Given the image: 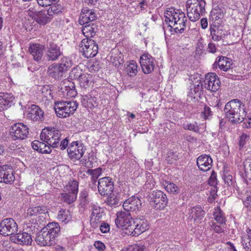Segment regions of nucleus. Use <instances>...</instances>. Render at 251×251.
<instances>
[{
  "label": "nucleus",
  "instance_id": "1",
  "mask_svg": "<svg viewBox=\"0 0 251 251\" xmlns=\"http://www.w3.org/2000/svg\"><path fill=\"white\" fill-rule=\"evenodd\" d=\"M165 22L172 34L183 33L186 26L187 18L180 10L169 9L165 12Z\"/></svg>",
  "mask_w": 251,
  "mask_h": 251
},
{
  "label": "nucleus",
  "instance_id": "2",
  "mask_svg": "<svg viewBox=\"0 0 251 251\" xmlns=\"http://www.w3.org/2000/svg\"><path fill=\"white\" fill-rule=\"evenodd\" d=\"M60 234V227L57 223H50L38 232L35 242L40 246H53Z\"/></svg>",
  "mask_w": 251,
  "mask_h": 251
},
{
  "label": "nucleus",
  "instance_id": "3",
  "mask_svg": "<svg viewBox=\"0 0 251 251\" xmlns=\"http://www.w3.org/2000/svg\"><path fill=\"white\" fill-rule=\"evenodd\" d=\"M224 111L226 118L233 124L243 122L247 114L245 105L237 99L231 100L227 102Z\"/></svg>",
  "mask_w": 251,
  "mask_h": 251
},
{
  "label": "nucleus",
  "instance_id": "4",
  "mask_svg": "<svg viewBox=\"0 0 251 251\" xmlns=\"http://www.w3.org/2000/svg\"><path fill=\"white\" fill-rule=\"evenodd\" d=\"M206 2L204 0H188L186 2L187 16L190 20L195 22L205 13Z\"/></svg>",
  "mask_w": 251,
  "mask_h": 251
},
{
  "label": "nucleus",
  "instance_id": "5",
  "mask_svg": "<svg viewBox=\"0 0 251 251\" xmlns=\"http://www.w3.org/2000/svg\"><path fill=\"white\" fill-rule=\"evenodd\" d=\"M76 101H57L54 102V110L57 117L67 118L73 114L78 107Z\"/></svg>",
  "mask_w": 251,
  "mask_h": 251
},
{
  "label": "nucleus",
  "instance_id": "6",
  "mask_svg": "<svg viewBox=\"0 0 251 251\" xmlns=\"http://www.w3.org/2000/svg\"><path fill=\"white\" fill-rule=\"evenodd\" d=\"M148 200L150 204L157 210L164 209L168 201L166 194L160 190L153 191L149 195Z\"/></svg>",
  "mask_w": 251,
  "mask_h": 251
},
{
  "label": "nucleus",
  "instance_id": "7",
  "mask_svg": "<svg viewBox=\"0 0 251 251\" xmlns=\"http://www.w3.org/2000/svg\"><path fill=\"white\" fill-rule=\"evenodd\" d=\"M80 48L83 55L87 58L94 57L98 52V46L96 42L91 38L82 39Z\"/></svg>",
  "mask_w": 251,
  "mask_h": 251
},
{
  "label": "nucleus",
  "instance_id": "8",
  "mask_svg": "<svg viewBox=\"0 0 251 251\" xmlns=\"http://www.w3.org/2000/svg\"><path fill=\"white\" fill-rule=\"evenodd\" d=\"M28 134V128L26 125L23 123H16L10 128L8 139L9 140H23L27 137Z\"/></svg>",
  "mask_w": 251,
  "mask_h": 251
},
{
  "label": "nucleus",
  "instance_id": "9",
  "mask_svg": "<svg viewBox=\"0 0 251 251\" xmlns=\"http://www.w3.org/2000/svg\"><path fill=\"white\" fill-rule=\"evenodd\" d=\"M18 231V225L12 218H5L0 223V234L9 236Z\"/></svg>",
  "mask_w": 251,
  "mask_h": 251
},
{
  "label": "nucleus",
  "instance_id": "10",
  "mask_svg": "<svg viewBox=\"0 0 251 251\" xmlns=\"http://www.w3.org/2000/svg\"><path fill=\"white\" fill-rule=\"evenodd\" d=\"M98 188L99 193L101 196L111 195L114 189L112 179L109 176L100 178L98 181Z\"/></svg>",
  "mask_w": 251,
  "mask_h": 251
},
{
  "label": "nucleus",
  "instance_id": "11",
  "mask_svg": "<svg viewBox=\"0 0 251 251\" xmlns=\"http://www.w3.org/2000/svg\"><path fill=\"white\" fill-rule=\"evenodd\" d=\"M134 221L129 212H119L117 213L115 224L118 227L129 230Z\"/></svg>",
  "mask_w": 251,
  "mask_h": 251
},
{
  "label": "nucleus",
  "instance_id": "12",
  "mask_svg": "<svg viewBox=\"0 0 251 251\" xmlns=\"http://www.w3.org/2000/svg\"><path fill=\"white\" fill-rule=\"evenodd\" d=\"M58 94L62 97H73L76 95L74 84L69 80L62 81L58 86Z\"/></svg>",
  "mask_w": 251,
  "mask_h": 251
},
{
  "label": "nucleus",
  "instance_id": "13",
  "mask_svg": "<svg viewBox=\"0 0 251 251\" xmlns=\"http://www.w3.org/2000/svg\"><path fill=\"white\" fill-rule=\"evenodd\" d=\"M26 116L34 122H42L44 120V112L38 106L32 104L28 108Z\"/></svg>",
  "mask_w": 251,
  "mask_h": 251
},
{
  "label": "nucleus",
  "instance_id": "14",
  "mask_svg": "<svg viewBox=\"0 0 251 251\" xmlns=\"http://www.w3.org/2000/svg\"><path fill=\"white\" fill-rule=\"evenodd\" d=\"M85 150L82 142H71L67 149L70 157L77 160L81 158Z\"/></svg>",
  "mask_w": 251,
  "mask_h": 251
},
{
  "label": "nucleus",
  "instance_id": "15",
  "mask_svg": "<svg viewBox=\"0 0 251 251\" xmlns=\"http://www.w3.org/2000/svg\"><path fill=\"white\" fill-rule=\"evenodd\" d=\"M149 228L146 221L138 219L134 221L131 226L129 227V232L134 236H137L146 231Z\"/></svg>",
  "mask_w": 251,
  "mask_h": 251
},
{
  "label": "nucleus",
  "instance_id": "16",
  "mask_svg": "<svg viewBox=\"0 0 251 251\" xmlns=\"http://www.w3.org/2000/svg\"><path fill=\"white\" fill-rule=\"evenodd\" d=\"M45 56L48 61H56L62 54L60 47L53 43L50 44L45 49Z\"/></svg>",
  "mask_w": 251,
  "mask_h": 251
},
{
  "label": "nucleus",
  "instance_id": "17",
  "mask_svg": "<svg viewBox=\"0 0 251 251\" xmlns=\"http://www.w3.org/2000/svg\"><path fill=\"white\" fill-rule=\"evenodd\" d=\"M220 81L214 73L206 75L204 80L205 88L212 92H216L220 88Z\"/></svg>",
  "mask_w": 251,
  "mask_h": 251
},
{
  "label": "nucleus",
  "instance_id": "18",
  "mask_svg": "<svg viewBox=\"0 0 251 251\" xmlns=\"http://www.w3.org/2000/svg\"><path fill=\"white\" fill-rule=\"evenodd\" d=\"M140 63L144 73H151L154 68V59L148 54H144L140 59Z\"/></svg>",
  "mask_w": 251,
  "mask_h": 251
},
{
  "label": "nucleus",
  "instance_id": "19",
  "mask_svg": "<svg viewBox=\"0 0 251 251\" xmlns=\"http://www.w3.org/2000/svg\"><path fill=\"white\" fill-rule=\"evenodd\" d=\"M97 18L98 14L96 10L84 7L81 10L79 19V23L80 25L87 24L95 21Z\"/></svg>",
  "mask_w": 251,
  "mask_h": 251
},
{
  "label": "nucleus",
  "instance_id": "20",
  "mask_svg": "<svg viewBox=\"0 0 251 251\" xmlns=\"http://www.w3.org/2000/svg\"><path fill=\"white\" fill-rule=\"evenodd\" d=\"M141 204V201L138 197L132 196L124 201L123 206L126 212H129L138 211Z\"/></svg>",
  "mask_w": 251,
  "mask_h": 251
},
{
  "label": "nucleus",
  "instance_id": "21",
  "mask_svg": "<svg viewBox=\"0 0 251 251\" xmlns=\"http://www.w3.org/2000/svg\"><path fill=\"white\" fill-rule=\"evenodd\" d=\"M60 133L58 131H55L54 127H45L41 134L40 138L42 141H49L51 140L56 141L60 140Z\"/></svg>",
  "mask_w": 251,
  "mask_h": 251
},
{
  "label": "nucleus",
  "instance_id": "22",
  "mask_svg": "<svg viewBox=\"0 0 251 251\" xmlns=\"http://www.w3.org/2000/svg\"><path fill=\"white\" fill-rule=\"evenodd\" d=\"M15 180L13 170L8 165L0 166V182L11 183Z\"/></svg>",
  "mask_w": 251,
  "mask_h": 251
},
{
  "label": "nucleus",
  "instance_id": "23",
  "mask_svg": "<svg viewBox=\"0 0 251 251\" xmlns=\"http://www.w3.org/2000/svg\"><path fill=\"white\" fill-rule=\"evenodd\" d=\"M189 214V218L191 220H193L196 224H199L203 221L205 212L201 206L198 205L190 209Z\"/></svg>",
  "mask_w": 251,
  "mask_h": 251
},
{
  "label": "nucleus",
  "instance_id": "24",
  "mask_svg": "<svg viewBox=\"0 0 251 251\" xmlns=\"http://www.w3.org/2000/svg\"><path fill=\"white\" fill-rule=\"evenodd\" d=\"M11 238L12 240H15V243L22 245H31L33 241L31 235H30L29 233H26L23 230H20Z\"/></svg>",
  "mask_w": 251,
  "mask_h": 251
},
{
  "label": "nucleus",
  "instance_id": "25",
  "mask_svg": "<svg viewBox=\"0 0 251 251\" xmlns=\"http://www.w3.org/2000/svg\"><path fill=\"white\" fill-rule=\"evenodd\" d=\"M213 160L209 155L202 154L199 156L197 159V164L201 171L206 172L212 166Z\"/></svg>",
  "mask_w": 251,
  "mask_h": 251
},
{
  "label": "nucleus",
  "instance_id": "26",
  "mask_svg": "<svg viewBox=\"0 0 251 251\" xmlns=\"http://www.w3.org/2000/svg\"><path fill=\"white\" fill-rule=\"evenodd\" d=\"M45 47L39 44H30L28 48V51L32 56L35 61H40L43 56Z\"/></svg>",
  "mask_w": 251,
  "mask_h": 251
},
{
  "label": "nucleus",
  "instance_id": "27",
  "mask_svg": "<svg viewBox=\"0 0 251 251\" xmlns=\"http://www.w3.org/2000/svg\"><path fill=\"white\" fill-rule=\"evenodd\" d=\"M15 97L11 94L0 93V110L7 109L14 105Z\"/></svg>",
  "mask_w": 251,
  "mask_h": 251
},
{
  "label": "nucleus",
  "instance_id": "28",
  "mask_svg": "<svg viewBox=\"0 0 251 251\" xmlns=\"http://www.w3.org/2000/svg\"><path fill=\"white\" fill-rule=\"evenodd\" d=\"M65 73V71L58 63L51 64L48 69V74L49 76L56 80L61 79Z\"/></svg>",
  "mask_w": 251,
  "mask_h": 251
},
{
  "label": "nucleus",
  "instance_id": "29",
  "mask_svg": "<svg viewBox=\"0 0 251 251\" xmlns=\"http://www.w3.org/2000/svg\"><path fill=\"white\" fill-rule=\"evenodd\" d=\"M34 19L39 25H44L50 21L51 17L46 10L40 11L35 14Z\"/></svg>",
  "mask_w": 251,
  "mask_h": 251
},
{
  "label": "nucleus",
  "instance_id": "30",
  "mask_svg": "<svg viewBox=\"0 0 251 251\" xmlns=\"http://www.w3.org/2000/svg\"><path fill=\"white\" fill-rule=\"evenodd\" d=\"M49 142H31L33 150L42 153H50L51 149Z\"/></svg>",
  "mask_w": 251,
  "mask_h": 251
},
{
  "label": "nucleus",
  "instance_id": "31",
  "mask_svg": "<svg viewBox=\"0 0 251 251\" xmlns=\"http://www.w3.org/2000/svg\"><path fill=\"white\" fill-rule=\"evenodd\" d=\"M210 34L214 41H219L226 36V33L220 26L213 25L210 26Z\"/></svg>",
  "mask_w": 251,
  "mask_h": 251
},
{
  "label": "nucleus",
  "instance_id": "32",
  "mask_svg": "<svg viewBox=\"0 0 251 251\" xmlns=\"http://www.w3.org/2000/svg\"><path fill=\"white\" fill-rule=\"evenodd\" d=\"M98 30L97 25L94 24L86 25L83 27L82 32L86 37L90 38L93 37Z\"/></svg>",
  "mask_w": 251,
  "mask_h": 251
},
{
  "label": "nucleus",
  "instance_id": "33",
  "mask_svg": "<svg viewBox=\"0 0 251 251\" xmlns=\"http://www.w3.org/2000/svg\"><path fill=\"white\" fill-rule=\"evenodd\" d=\"M77 198V194L74 192L70 191L61 193L60 199L62 201L71 204L75 201Z\"/></svg>",
  "mask_w": 251,
  "mask_h": 251
},
{
  "label": "nucleus",
  "instance_id": "34",
  "mask_svg": "<svg viewBox=\"0 0 251 251\" xmlns=\"http://www.w3.org/2000/svg\"><path fill=\"white\" fill-rule=\"evenodd\" d=\"M48 212V208L44 205H39L30 207L27 210V214L32 216L37 214H45Z\"/></svg>",
  "mask_w": 251,
  "mask_h": 251
},
{
  "label": "nucleus",
  "instance_id": "35",
  "mask_svg": "<svg viewBox=\"0 0 251 251\" xmlns=\"http://www.w3.org/2000/svg\"><path fill=\"white\" fill-rule=\"evenodd\" d=\"M57 218L60 221L67 224L71 220L72 215L69 210L61 209L58 212Z\"/></svg>",
  "mask_w": 251,
  "mask_h": 251
},
{
  "label": "nucleus",
  "instance_id": "36",
  "mask_svg": "<svg viewBox=\"0 0 251 251\" xmlns=\"http://www.w3.org/2000/svg\"><path fill=\"white\" fill-rule=\"evenodd\" d=\"M215 220L219 224L226 225V218L223 211L218 207L213 213Z\"/></svg>",
  "mask_w": 251,
  "mask_h": 251
},
{
  "label": "nucleus",
  "instance_id": "37",
  "mask_svg": "<svg viewBox=\"0 0 251 251\" xmlns=\"http://www.w3.org/2000/svg\"><path fill=\"white\" fill-rule=\"evenodd\" d=\"M82 103L86 107L90 108L97 106L96 98L90 95H85L83 98Z\"/></svg>",
  "mask_w": 251,
  "mask_h": 251
},
{
  "label": "nucleus",
  "instance_id": "38",
  "mask_svg": "<svg viewBox=\"0 0 251 251\" xmlns=\"http://www.w3.org/2000/svg\"><path fill=\"white\" fill-rule=\"evenodd\" d=\"M228 58L224 56H220L218 60L219 68L224 71H227L230 68V62Z\"/></svg>",
  "mask_w": 251,
  "mask_h": 251
},
{
  "label": "nucleus",
  "instance_id": "39",
  "mask_svg": "<svg viewBox=\"0 0 251 251\" xmlns=\"http://www.w3.org/2000/svg\"><path fill=\"white\" fill-rule=\"evenodd\" d=\"M107 196V198L105 201L107 205L112 207L116 206L118 204L120 199L117 195L112 193Z\"/></svg>",
  "mask_w": 251,
  "mask_h": 251
},
{
  "label": "nucleus",
  "instance_id": "40",
  "mask_svg": "<svg viewBox=\"0 0 251 251\" xmlns=\"http://www.w3.org/2000/svg\"><path fill=\"white\" fill-rule=\"evenodd\" d=\"M58 64L66 73L72 66L73 62L70 58L64 57L61 59L60 62L58 63Z\"/></svg>",
  "mask_w": 251,
  "mask_h": 251
},
{
  "label": "nucleus",
  "instance_id": "41",
  "mask_svg": "<svg viewBox=\"0 0 251 251\" xmlns=\"http://www.w3.org/2000/svg\"><path fill=\"white\" fill-rule=\"evenodd\" d=\"M137 68L136 62L133 60L131 61L126 68L128 75L130 76L135 75L138 72Z\"/></svg>",
  "mask_w": 251,
  "mask_h": 251
},
{
  "label": "nucleus",
  "instance_id": "42",
  "mask_svg": "<svg viewBox=\"0 0 251 251\" xmlns=\"http://www.w3.org/2000/svg\"><path fill=\"white\" fill-rule=\"evenodd\" d=\"M87 175H90L92 180L96 181L99 176L102 173V169L100 168L96 169H88L86 171Z\"/></svg>",
  "mask_w": 251,
  "mask_h": 251
},
{
  "label": "nucleus",
  "instance_id": "43",
  "mask_svg": "<svg viewBox=\"0 0 251 251\" xmlns=\"http://www.w3.org/2000/svg\"><path fill=\"white\" fill-rule=\"evenodd\" d=\"M226 225L217 224L214 222H209V226L211 227V230H213L214 232L217 233H222L225 232V228Z\"/></svg>",
  "mask_w": 251,
  "mask_h": 251
},
{
  "label": "nucleus",
  "instance_id": "44",
  "mask_svg": "<svg viewBox=\"0 0 251 251\" xmlns=\"http://www.w3.org/2000/svg\"><path fill=\"white\" fill-rule=\"evenodd\" d=\"M243 166L246 176L251 180V157L248 158L244 162Z\"/></svg>",
  "mask_w": 251,
  "mask_h": 251
},
{
  "label": "nucleus",
  "instance_id": "45",
  "mask_svg": "<svg viewBox=\"0 0 251 251\" xmlns=\"http://www.w3.org/2000/svg\"><path fill=\"white\" fill-rule=\"evenodd\" d=\"M182 127L185 130L193 131L195 132H199V127L196 122L189 123L186 122L183 124Z\"/></svg>",
  "mask_w": 251,
  "mask_h": 251
},
{
  "label": "nucleus",
  "instance_id": "46",
  "mask_svg": "<svg viewBox=\"0 0 251 251\" xmlns=\"http://www.w3.org/2000/svg\"><path fill=\"white\" fill-rule=\"evenodd\" d=\"M78 187V182L75 179H72L70 180L68 185L66 186V189L68 191L74 192L77 194Z\"/></svg>",
  "mask_w": 251,
  "mask_h": 251
},
{
  "label": "nucleus",
  "instance_id": "47",
  "mask_svg": "<svg viewBox=\"0 0 251 251\" xmlns=\"http://www.w3.org/2000/svg\"><path fill=\"white\" fill-rule=\"evenodd\" d=\"M165 190L169 193L175 194L179 193V190L177 186L174 183H166L165 186Z\"/></svg>",
  "mask_w": 251,
  "mask_h": 251
},
{
  "label": "nucleus",
  "instance_id": "48",
  "mask_svg": "<svg viewBox=\"0 0 251 251\" xmlns=\"http://www.w3.org/2000/svg\"><path fill=\"white\" fill-rule=\"evenodd\" d=\"M36 229V224L35 223L27 222L25 223L23 226V231L26 233H29L31 235Z\"/></svg>",
  "mask_w": 251,
  "mask_h": 251
},
{
  "label": "nucleus",
  "instance_id": "49",
  "mask_svg": "<svg viewBox=\"0 0 251 251\" xmlns=\"http://www.w3.org/2000/svg\"><path fill=\"white\" fill-rule=\"evenodd\" d=\"M196 83L194 84L193 87L194 89V92L196 94V96L201 97V95L203 93V84L200 80H198Z\"/></svg>",
  "mask_w": 251,
  "mask_h": 251
},
{
  "label": "nucleus",
  "instance_id": "50",
  "mask_svg": "<svg viewBox=\"0 0 251 251\" xmlns=\"http://www.w3.org/2000/svg\"><path fill=\"white\" fill-rule=\"evenodd\" d=\"M178 159V156L176 152H174L171 151H168L166 157V160L168 163L172 164L176 161Z\"/></svg>",
  "mask_w": 251,
  "mask_h": 251
},
{
  "label": "nucleus",
  "instance_id": "51",
  "mask_svg": "<svg viewBox=\"0 0 251 251\" xmlns=\"http://www.w3.org/2000/svg\"><path fill=\"white\" fill-rule=\"evenodd\" d=\"M82 73V70L79 68H74L70 73V77L71 79H77Z\"/></svg>",
  "mask_w": 251,
  "mask_h": 251
},
{
  "label": "nucleus",
  "instance_id": "52",
  "mask_svg": "<svg viewBox=\"0 0 251 251\" xmlns=\"http://www.w3.org/2000/svg\"><path fill=\"white\" fill-rule=\"evenodd\" d=\"M87 68L90 72L93 73L98 71L100 67L98 62H91L88 63Z\"/></svg>",
  "mask_w": 251,
  "mask_h": 251
},
{
  "label": "nucleus",
  "instance_id": "53",
  "mask_svg": "<svg viewBox=\"0 0 251 251\" xmlns=\"http://www.w3.org/2000/svg\"><path fill=\"white\" fill-rule=\"evenodd\" d=\"M59 0H37L38 4L42 6H48L55 4Z\"/></svg>",
  "mask_w": 251,
  "mask_h": 251
},
{
  "label": "nucleus",
  "instance_id": "54",
  "mask_svg": "<svg viewBox=\"0 0 251 251\" xmlns=\"http://www.w3.org/2000/svg\"><path fill=\"white\" fill-rule=\"evenodd\" d=\"M77 80L79 81L81 85L83 86L87 85L89 82L87 75L84 73H82L80 77H79Z\"/></svg>",
  "mask_w": 251,
  "mask_h": 251
},
{
  "label": "nucleus",
  "instance_id": "55",
  "mask_svg": "<svg viewBox=\"0 0 251 251\" xmlns=\"http://www.w3.org/2000/svg\"><path fill=\"white\" fill-rule=\"evenodd\" d=\"M88 192L86 189L81 191L80 193V198L81 201V203L83 202V204H85L88 201Z\"/></svg>",
  "mask_w": 251,
  "mask_h": 251
},
{
  "label": "nucleus",
  "instance_id": "56",
  "mask_svg": "<svg viewBox=\"0 0 251 251\" xmlns=\"http://www.w3.org/2000/svg\"><path fill=\"white\" fill-rule=\"evenodd\" d=\"M208 184L213 186L217 184L216 174L213 171L208 180Z\"/></svg>",
  "mask_w": 251,
  "mask_h": 251
},
{
  "label": "nucleus",
  "instance_id": "57",
  "mask_svg": "<svg viewBox=\"0 0 251 251\" xmlns=\"http://www.w3.org/2000/svg\"><path fill=\"white\" fill-rule=\"evenodd\" d=\"M47 11L49 12V14L50 17L53 14H58L61 12V11L59 10L55 5L51 6Z\"/></svg>",
  "mask_w": 251,
  "mask_h": 251
},
{
  "label": "nucleus",
  "instance_id": "58",
  "mask_svg": "<svg viewBox=\"0 0 251 251\" xmlns=\"http://www.w3.org/2000/svg\"><path fill=\"white\" fill-rule=\"evenodd\" d=\"M212 112L211 111V108L207 106H205L203 108V111L202 112V116L204 119L207 118L209 116L212 115Z\"/></svg>",
  "mask_w": 251,
  "mask_h": 251
},
{
  "label": "nucleus",
  "instance_id": "59",
  "mask_svg": "<svg viewBox=\"0 0 251 251\" xmlns=\"http://www.w3.org/2000/svg\"><path fill=\"white\" fill-rule=\"evenodd\" d=\"M94 245L99 251H103L105 249L104 244L100 241H96Z\"/></svg>",
  "mask_w": 251,
  "mask_h": 251
},
{
  "label": "nucleus",
  "instance_id": "60",
  "mask_svg": "<svg viewBox=\"0 0 251 251\" xmlns=\"http://www.w3.org/2000/svg\"><path fill=\"white\" fill-rule=\"evenodd\" d=\"M100 229L102 233H105L109 231L110 226L107 223H102L100 226Z\"/></svg>",
  "mask_w": 251,
  "mask_h": 251
},
{
  "label": "nucleus",
  "instance_id": "61",
  "mask_svg": "<svg viewBox=\"0 0 251 251\" xmlns=\"http://www.w3.org/2000/svg\"><path fill=\"white\" fill-rule=\"evenodd\" d=\"M224 181L227 186L232 185L233 184L232 176L230 175H225L224 176Z\"/></svg>",
  "mask_w": 251,
  "mask_h": 251
},
{
  "label": "nucleus",
  "instance_id": "62",
  "mask_svg": "<svg viewBox=\"0 0 251 251\" xmlns=\"http://www.w3.org/2000/svg\"><path fill=\"white\" fill-rule=\"evenodd\" d=\"M137 2L141 11L146 10L148 5L147 0H137Z\"/></svg>",
  "mask_w": 251,
  "mask_h": 251
},
{
  "label": "nucleus",
  "instance_id": "63",
  "mask_svg": "<svg viewBox=\"0 0 251 251\" xmlns=\"http://www.w3.org/2000/svg\"><path fill=\"white\" fill-rule=\"evenodd\" d=\"M249 240L248 243L246 242L245 240L242 241V244L246 251H251V239Z\"/></svg>",
  "mask_w": 251,
  "mask_h": 251
},
{
  "label": "nucleus",
  "instance_id": "64",
  "mask_svg": "<svg viewBox=\"0 0 251 251\" xmlns=\"http://www.w3.org/2000/svg\"><path fill=\"white\" fill-rule=\"evenodd\" d=\"M121 251H143V249L142 248H139L138 247H134L130 246L126 249H123Z\"/></svg>",
  "mask_w": 251,
  "mask_h": 251
}]
</instances>
